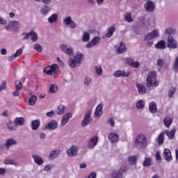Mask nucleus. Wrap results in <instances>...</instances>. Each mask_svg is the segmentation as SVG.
Masks as SVG:
<instances>
[{"mask_svg": "<svg viewBox=\"0 0 178 178\" xmlns=\"http://www.w3.org/2000/svg\"><path fill=\"white\" fill-rule=\"evenodd\" d=\"M41 15L42 16H47L49 12H51V8L48 7V6H44L41 10Z\"/></svg>", "mask_w": 178, "mask_h": 178, "instance_id": "39", "label": "nucleus"}, {"mask_svg": "<svg viewBox=\"0 0 178 178\" xmlns=\"http://www.w3.org/2000/svg\"><path fill=\"white\" fill-rule=\"evenodd\" d=\"M167 47L170 49H177V41L173 37L169 35L167 39Z\"/></svg>", "mask_w": 178, "mask_h": 178, "instance_id": "8", "label": "nucleus"}, {"mask_svg": "<svg viewBox=\"0 0 178 178\" xmlns=\"http://www.w3.org/2000/svg\"><path fill=\"white\" fill-rule=\"evenodd\" d=\"M73 114L72 113H65L61 119V122L60 124V127H64V126L69 122Z\"/></svg>", "mask_w": 178, "mask_h": 178, "instance_id": "13", "label": "nucleus"}, {"mask_svg": "<svg viewBox=\"0 0 178 178\" xmlns=\"http://www.w3.org/2000/svg\"><path fill=\"white\" fill-rule=\"evenodd\" d=\"M157 66H159V67H163L164 65H165V60H163V58H159L157 60Z\"/></svg>", "mask_w": 178, "mask_h": 178, "instance_id": "50", "label": "nucleus"}, {"mask_svg": "<svg viewBox=\"0 0 178 178\" xmlns=\"http://www.w3.org/2000/svg\"><path fill=\"white\" fill-rule=\"evenodd\" d=\"M13 97H19L20 95V92L19 90H15L13 92Z\"/></svg>", "mask_w": 178, "mask_h": 178, "instance_id": "63", "label": "nucleus"}, {"mask_svg": "<svg viewBox=\"0 0 178 178\" xmlns=\"http://www.w3.org/2000/svg\"><path fill=\"white\" fill-rule=\"evenodd\" d=\"M60 48L64 54L70 55V56H72V55H74V51L73 50V47L72 46H67L66 44H60Z\"/></svg>", "mask_w": 178, "mask_h": 178, "instance_id": "7", "label": "nucleus"}, {"mask_svg": "<svg viewBox=\"0 0 178 178\" xmlns=\"http://www.w3.org/2000/svg\"><path fill=\"white\" fill-rule=\"evenodd\" d=\"M175 90H169V92H168V97L170 98H172V97H173V95H175Z\"/></svg>", "mask_w": 178, "mask_h": 178, "instance_id": "64", "label": "nucleus"}, {"mask_svg": "<svg viewBox=\"0 0 178 178\" xmlns=\"http://www.w3.org/2000/svg\"><path fill=\"white\" fill-rule=\"evenodd\" d=\"M123 174L121 172L120 170H114L113 172V178H122Z\"/></svg>", "mask_w": 178, "mask_h": 178, "instance_id": "45", "label": "nucleus"}, {"mask_svg": "<svg viewBox=\"0 0 178 178\" xmlns=\"http://www.w3.org/2000/svg\"><path fill=\"white\" fill-rule=\"evenodd\" d=\"M20 22L17 21H10L5 26L7 31H12V30H17L20 29Z\"/></svg>", "mask_w": 178, "mask_h": 178, "instance_id": "6", "label": "nucleus"}, {"mask_svg": "<svg viewBox=\"0 0 178 178\" xmlns=\"http://www.w3.org/2000/svg\"><path fill=\"white\" fill-rule=\"evenodd\" d=\"M114 77H129L130 72H124L123 70H117L113 74Z\"/></svg>", "mask_w": 178, "mask_h": 178, "instance_id": "19", "label": "nucleus"}, {"mask_svg": "<svg viewBox=\"0 0 178 178\" xmlns=\"http://www.w3.org/2000/svg\"><path fill=\"white\" fill-rule=\"evenodd\" d=\"M22 35H25L24 38V40H29V38H30V37H31V32H29L28 33H22Z\"/></svg>", "mask_w": 178, "mask_h": 178, "instance_id": "56", "label": "nucleus"}, {"mask_svg": "<svg viewBox=\"0 0 178 178\" xmlns=\"http://www.w3.org/2000/svg\"><path fill=\"white\" fill-rule=\"evenodd\" d=\"M136 87L138 90H145V86L141 83H137Z\"/></svg>", "mask_w": 178, "mask_h": 178, "instance_id": "58", "label": "nucleus"}, {"mask_svg": "<svg viewBox=\"0 0 178 178\" xmlns=\"http://www.w3.org/2000/svg\"><path fill=\"white\" fill-rule=\"evenodd\" d=\"M157 37H159V32L158 30H154L150 33H147L146 36L145 37V40H154V38H156Z\"/></svg>", "mask_w": 178, "mask_h": 178, "instance_id": "17", "label": "nucleus"}, {"mask_svg": "<svg viewBox=\"0 0 178 178\" xmlns=\"http://www.w3.org/2000/svg\"><path fill=\"white\" fill-rule=\"evenodd\" d=\"M163 159L167 161V162H170L172 161V153L170 152V149H165L163 153Z\"/></svg>", "mask_w": 178, "mask_h": 178, "instance_id": "21", "label": "nucleus"}, {"mask_svg": "<svg viewBox=\"0 0 178 178\" xmlns=\"http://www.w3.org/2000/svg\"><path fill=\"white\" fill-rule=\"evenodd\" d=\"M124 21L128 22V23H131L133 18H131V13H127L124 15Z\"/></svg>", "mask_w": 178, "mask_h": 178, "instance_id": "47", "label": "nucleus"}, {"mask_svg": "<svg viewBox=\"0 0 178 178\" xmlns=\"http://www.w3.org/2000/svg\"><path fill=\"white\" fill-rule=\"evenodd\" d=\"M65 111H66V106L63 105H60L57 107L56 110L55 111V113L56 115H63L65 113Z\"/></svg>", "mask_w": 178, "mask_h": 178, "instance_id": "31", "label": "nucleus"}, {"mask_svg": "<svg viewBox=\"0 0 178 178\" xmlns=\"http://www.w3.org/2000/svg\"><path fill=\"white\" fill-rule=\"evenodd\" d=\"M58 129V122L55 120H52L44 125L45 130H56Z\"/></svg>", "mask_w": 178, "mask_h": 178, "instance_id": "11", "label": "nucleus"}, {"mask_svg": "<svg viewBox=\"0 0 178 178\" xmlns=\"http://www.w3.org/2000/svg\"><path fill=\"white\" fill-rule=\"evenodd\" d=\"M176 131H177V129L174 127L170 131L165 130L164 133L166 134L169 140H175V135L176 134Z\"/></svg>", "mask_w": 178, "mask_h": 178, "instance_id": "16", "label": "nucleus"}, {"mask_svg": "<svg viewBox=\"0 0 178 178\" xmlns=\"http://www.w3.org/2000/svg\"><path fill=\"white\" fill-rule=\"evenodd\" d=\"M125 60L131 67H134L135 69H138L140 67V63L138 61L134 62V60L131 58H126Z\"/></svg>", "mask_w": 178, "mask_h": 178, "instance_id": "15", "label": "nucleus"}, {"mask_svg": "<svg viewBox=\"0 0 178 178\" xmlns=\"http://www.w3.org/2000/svg\"><path fill=\"white\" fill-rule=\"evenodd\" d=\"M173 69L176 73H178V56L176 58L173 64Z\"/></svg>", "mask_w": 178, "mask_h": 178, "instance_id": "52", "label": "nucleus"}, {"mask_svg": "<svg viewBox=\"0 0 178 178\" xmlns=\"http://www.w3.org/2000/svg\"><path fill=\"white\" fill-rule=\"evenodd\" d=\"M144 6L147 12H154L155 10V3L151 0H147Z\"/></svg>", "mask_w": 178, "mask_h": 178, "instance_id": "14", "label": "nucleus"}, {"mask_svg": "<svg viewBox=\"0 0 178 178\" xmlns=\"http://www.w3.org/2000/svg\"><path fill=\"white\" fill-rule=\"evenodd\" d=\"M155 156L157 161H161V159H162V157L161 156V153L159 152H156Z\"/></svg>", "mask_w": 178, "mask_h": 178, "instance_id": "59", "label": "nucleus"}, {"mask_svg": "<svg viewBox=\"0 0 178 178\" xmlns=\"http://www.w3.org/2000/svg\"><path fill=\"white\" fill-rule=\"evenodd\" d=\"M14 123L16 126H23L24 124V118L22 117L16 118L14 120Z\"/></svg>", "mask_w": 178, "mask_h": 178, "instance_id": "36", "label": "nucleus"}, {"mask_svg": "<svg viewBox=\"0 0 178 178\" xmlns=\"http://www.w3.org/2000/svg\"><path fill=\"white\" fill-rule=\"evenodd\" d=\"M108 123H110L111 127H115V120H113V118H110L108 120Z\"/></svg>", "mask_w": 178, "mask_h": 178, "instance_id": "62", "label": "nucleus"}, {"mask_svg": "<svg viewBox=\"0 0 178 178\" xmlns=\"http://www.w3.org/2000/svg\"><path fill=\"white\" fill-rule=\"evenodd\" d=\"M136 106L137 109H143V108L145 106V102H144V100H139L136 103Z\"/></svg>", "mask_w": 178, "mask_h": 178, "instance_id": "44", "label": "nucleus"}, {"mask_svg": "<svg viewBox=\"0 0 178 178\" xmlns=\"http://www.w3.org/2000/svg\"><path fill=\"white\" fill-rule=\"evenodd\" d=\"M155 48L157 49H165L166 48V42L165 40H161L155 44Z\"/></svg>", "mask_w": 178, "mask_h": 178, "instance_id": "34", "label": "nucleus"}, {"mask_svg": "<svg viewBox=\"0 0 178 178\" xmlns=\"http://www.w3.org/2000/svg\"><path fill=\"white\" fill-rule=\"evenodd\" d=\"M134 145L138 149H143V148H145L147 145L145 135L140 134L136 136L134 140Z\"/></svg>", "mask_w": 178, "mask_h": 178, "instance_id": "1", "label": "nucleus"}, {"mask_svg": "<svg viewBox=\"0 0 178 178\" xmlns=\"http://www.w3.org/2000/svg\"><path fill=\"white\" fill-rule=\"evenodd\" d=\"M43 72L49 76H55V74L59 72V65L57 64H52L50 66L44 67Z\"/></svg>", "mask_w": 178, "mask_h": 178, "instance_id": "4", "label": "nucleus"}, {"mask_svg": "<svg viewBox=\"0 0 178 178\" xmlns=\"http://www.w3.org/2000/svg\"><path fill=\"white\" fill-rule=\"evenodd\" d=\"M55 111H54V110H51V111L49 112H47L46 113V116H47V118H54V116H55Z\"/></svg>", "mask_w": 178, "mask_h": 178, "instance_id": "55", "label": "nucleus"}, {"mask_svg": "<svg viewBox=\"0 0 178 178\" xmlns=\"http://www.w3.org/2000/svg\"><path fill=\"white\" fill-rule=\"evenodd\" d=\"M0 90H6V81H3L0 85Z\"/></svg>", "mask_w": 178, "mask_h": 178, "instance_id": "57", "label": "nucleus"}, {"mask_svg": "<svg viewBox=\"0 0 178 178\" xmlns=\"http://www.w3.org/2000/svg\"><path fill=\"white\" fill-rule=\"evenodd\" d=\"M31 40L33 41V42H35L37 40H38L37 33L34 32L33 31H31Z\"/></svg>", "mask_w": 178, "mask_h": 178, "instance_id": "46", "label": "nucleus"}, {"mask_svg": "<svg viewBox=\"0 0 178 178\" xmlns=\"http://www.w3.org/2000/svg\"><path fill=\"white\" fill-rule=\"evenodd\" d=\"M7 129L9 130V131H16L17 130V125L15 124L14 122H12V121H9L6 123Z\"/></svg>", "mask_w": 178, "mask_h": 178, "instance_id": "24", "label": "nucleus"}, {"mask_svg": "<svg viewBox=\"0 0 178 178\" xmlns=\"http://www.w3.org/2000/svg\"><path fill=\"white\" fill-rule=\"evenodd\" d=\"M92 111L89 110L86 111L84 115L83 119L81 122V127H87L88 124H90L91 122H92V118H91Z\"/></svg>", "mask_w": 178, "mask_h": 178, "instance_id": "5", "label": "nucleus"}, {"mask_svg": "<svg viewBox=\"0 0 178 178\" xmlns=\"http://www.w3.org/2000/svg\"><path fill=\"white\" fill-rule=\"evenodd\" d=\"M172 122H173V120H172V118H166L163 120V123L165 126L168 128L170 127V124H172Z\"/></svg>", "mask_w": 178, "mask_h": 178, "instance_id": "43", "label": "nucleus"}, {"mask_svg": "<svg viewBox=\"0 0 178 178\" xmlns=\"http://www.w3.org/2000/svg\"><path fill=\"white\" fill-rule=\"evenodd\" d=\"M108 138L113 144H115V143L119 141V136L116 133H111L108 134Z\"/></svg>", "mask_w": 178, "mask_h": 178, "instance_id": "22", "label": "nucleus"}, {"mask_svg": "<svg viewBox=\"0 0 178 178\" xmlns=\"http://www.w3.org/2000/svg\"><path fill=\"white\" fill-rule=\"evenodd\" d=\"M165 34H175V33H176V30L172 28H169L165 29Z\"/></svg>", "mask_w": 178, "mask_h": 178, "instance_id": "54", "label": "nucleus"}, {"mask_svg": "<svg viewBox=\"0 0 178 178\" xmlns=\"http://www.w3.org/2000/svg\"><path fill=\"white\" fill-rule=\"evenodd\" d=\"M32 158L35 163H37L38 165H42V163H44V160L42 159V158H41L40 156L37 154H33L32 156Z\"/></svg>", "mask_w": 178, "mask_h": 178, "instance_id": "28", "label": "nucleus"}, {"mask_svg": "<svg viewBox=\"0 0 178 178\" xmlns=\"http://www.w3.org/2000/svg\"><path fill=\"white\" fill-rule=\"evenodd\" d=\"M79 151V147L77 146H72L70 149L67 150V154L68 156H76L77 155V152Z\"/></svg>", "mask_w": 178, "mask_h": 178, "instance_id": "18", "label": "nucleus"}, {"mask_svg": "<svg viewBox=\"0 0 178 178\" xmlns=\"http://www.w3.org/2000/svg\"><path fill=\"white\" fill-rule=\"evenodd\" d=\"M101 41V38L98 36H95L86 45V48L90 49V48H92V47H95V45H98Z\"/></svg>", "mask_w": 178, "mask_h": 178, "instance_id": "9", "label": "nucleus"}, {"mask_svg": "<svg viewBox=\"0 0 178 178\" xmlns=\"http://www.w3.org/2000/svg\"><path fill=\"white\" fill-rule=\"evenodd\" d=\"M63 23L65 26H69L71 29H76L77 27V24L76 22L72 20V17H67L64 18Z\"/></svg>", "mask_w": 178, "mask_h": 178, "instance_id": "10", "label": "nucleus"}, {"mask_svg": "<svg viewBox=\"0 0 178 178\" xmlns=\"http://www.w3.org/2000/svg\"><path fill=\"white\" fill-rule=\"evenodd\" d=\"M143 165L145 168H149L152 165V159L151 157H145Z\"/></svg>", "mask_w": 178, "mask_h": 178, "instance_id": "35", "label": "nucleus"}, {"mask_svg": "<svg viewBox=\"0 0 178 178\" xmlns=\"http://www.w3.org/2000/svg\"><path fill=\"white\" fill-rule=\"evenodd\" d=\"M49 23L50 24H52L54 23H56L58 22V14L54 13L51 15L48 19H47Z\"/></svg>", "mask_w": 178, "mask_h": 178, "instance_id": "32", "label": "nucleus"}, {"mask_svg": "<svg viewBox=\"0 0 178 178\" xmlns=\"http://www.w3.org/2000/svg\"><path fill=\"white\" fill-rule=\"evenodd\" d=\"M16 144H17V140L13 138L8 139L6 140L5 143L6 148H7V149H9V148H10L12 145H16Z\"/></svg>", "mask_w": 178, "mask_h": 178, "instance_id": "26", "label": "nucleus"}, {"mask_svg": "<svg viewBox=\"0 0 178 178\" xmlns=\"http://www.w3.org/2000/svg\"><path fill=\"white\" fill-rule=\"evenodd\" d=\"M83 58H84V55L81 53H77L76 55L74 56V58H70L68 60V65L70 67H77V66H80L81 65V60H83Z\"/></svg>", "mask_w": 178, "mask_h": 178, "instance_id": "2", "label": "nucleus"}, {"mask_svg": "<svg viewBox=\"0 0 178 178\" xmlns=\"http://www.w3.org/2000/svg\"><path fill=\"white\" fill-rule=\"evenodd\" d=\"M82 41L83 42H88L90 41V33L88 31H84L82 36Z\"/></svg>", "mask_w": 178, "mask_h": 178, "instance_id": "41", "label": "nucleus"}, {"mask_svg": "<svg viewBox=\"0 0 178 178\" xmlns=\"http://www.w3.org/2000/svg\"><path fill=\"white\" fill-rule=\"evenodd\" d=\"M33 49H35V51H37V52H42V46H41L38 43H36L33 45Z\"/></svg>", "mask_w": 178, "mask_h": 178, "instance_id": "48", "label": "nucleus"}, {"mask_svg": "<svg viewBox=\"0 0 178 178\" xmlns=\"http://www.w3.org/2000/svg\"><path fill=\"white\" fill-rule=\"evenodd\" d=\"M6 23H8V21H6V19L0 17V24L5 25V24H6Z\"/></svg>", "mask_w": 178, "mask_h": 178, "instance_id": "61", "label": "nucleus"}, {"mask_svg": "<svg viewBox=\"0 0 178 178\" xmlns=\"http://www.w3.org/2000/svg\"><path fill=\"white\" fill-rule=\"evenodd\" d=\"M127 51V49L126 48V46L124 42H120V45L117 48V52L118 54H124Z\"/></svg>", "mask_w": 178, "mask_h": 178, "instance_id": "30", "label": "nucleus"}, {"mask_svg": "<svg viewBox=\"0 0 178 178\" xmlns=\"http://www.w3.org/2000/svg\"><path fill=\"white\" fill-rule=\"evenodd\" d=\"M49 90H58V85H56V84L50 85Z\"/></svg>", "mask_w": 178, "mask_h": 178, "instance_id": "60", "label": "nucleus"}, {"mask_svg": "<svg viewBox=\"0 0 178 178\" xmlns=\"http://www.w3.org/2000/svg\"><path fill=\"white\" fill-rule=\"evenodd\" d=\"M104 106V104H99L95 109V118H100V116H102V108Z\"/></svg>", "mask_w": 178, "mask_h": 178, "instance_id": "23", "label": "nucleus"}, {"mask_svg": "<svg viewBox=\"0 0 178 178\" xmlns=\"http://www.w3.org/2000/svg\"><path fill=\"white\" fill-rule=\"evenodd\" d=\"M59 155H60V150H53L50 152L49 158L55 159V158H58Z\"/></svg>", "mask_w": 178, "mask_h": 178, "instance_id": "37", "label": "nucleus"}, {"mask_svg": "<svg viewBox=\"0 0 178 178\" xmlns=\"http://www.w3.org/2000/svg\"><path fill=\"white\" fill-rule=\"evenodd\" d=\"M41 124V122L40 120H35L31 122V127L32 130H38L40 129V126Z\"/></svg>", "mask_w": 178, "mask_h": 178, "instance_id": "25", "label": "nucleus"}, {"mask_svg": "<svg viewBox=\"0 0 178 178\" xmlns=\"http://www.w3.org/2000/svg\"><path fill=\"white\" fill-rule=\"evenodd\" d=\"M165 131L161 132L159 135V139H158V144L159 145H162L163 144V142L165 141Z\"/></svg>", "mask_w": 178, "mask_h": 178, "instance_id": "38", "label": "nucleus"}, {"mask_svg": "<svg viewBox=\"0 0 178 178\" xmlns=\"http://www.w3.org/2000/svg\"><path fill=\"white\" fill-rule=\"evenodd\" d=\"M146 81L149 87H158L159 82L156 81V71L149 72Z\"/></svg>", "mask_w": 178, "mask_h": 178, "instance_id": "3", "label": "nucleus"}, {"mask_svg": "<svg viewBox=\"0 0 178 178\" xmlns=\"http://www.w3.org/2000/svg\"><path fill=\"white\" fill-rule=\"evenodd\" d=\"M97 144H98V136H93L88 142V148L89 149H94Z\"/></svg>", "mask_w": 178, "mask_h": 178, "instance_id": "12", "label": "nucleus"}, {"mask_svg": "<svg viewBox=\"0 0 178 178\" xmlns=\"http://www.w3.org/2000/svg\"><path fill=\"white\" fill-rule=\"evenodd\" d=\"M95 72L97 76H102L103 70L101 65L95 66Z\"/></svg>", "mask_w": 178, "mask_h": 178, "instance_id": "42", "label": "nucleus"}, {"mask_svg": "<svg viewBox=\"0 0 178 178\" xmlns=\"http://www.w3.org/2000/svg\"><path fill=\"white\" fill-rule=\"evenodd\" d=\"M116 31V27L115 26H112L107 29V33L106 34V38H111L113 35V33Z\"/></svg>", "mask_w": 178, "mask_h": 178, "instance_id": "29", "label": "nucleus"}, {"mask_svg": "<svg viewBox=\"0 0 178 178\" xmlns=\"http://www.w3.org/2000/svg\"><path fill=\"white\" fill-rule=\"evenodd\" d=\"M91 81H92V80L90 78V76H86L84 78V84L86 86H90V84H91Z\"/></svg>", "mask_w": 178, "mask_h": 178, "instance_id": "51", "label": "nucleus"}, {"mask_svg": "<svg viewBox=\"0 0 178 178\" xmlns=\"http://www.w3.org/2000/svg\"><path fill=\"white\" fill-rule=\"evenodd\" d=\"M5 165H15L17 166V163L12 159H7L4 161Z\"/></svg>", "mask_w": 178, "mask_h": 178, "instance_id": "49", "label": "nucleus"}, {"mask_svg": "<svg viewBox=\"0 0 178 178\" xmlns=\"http://www.w3.org/2000/svg\"><path fill=\"white\" fill-rule=\"evenodd\" d=\"M149 111L151 113H156L158 112V108H156V103L155 102L149 103Z\"/></svg>", "mask_w": 178, "mask_h": 178, "instance_id": "27", "label": "nucleus"}, {"mask_svg": "<svg viewBox=\"0 0 178 178\" xmlns=\"http://www.w3.org/2000/svg\"><path fill=\"white\" fill-rule=\"evenodd\" d=\"M137 159H138L137 156H131L128 157V162L130 163V165H136L137 163Z\"/></svg>", "mask_w": 178, "mask_h": 178, "instance_id": "40", "label": "nucleus"}, {"mask_svg": "<svg viewBox=\"0 0 178 178\" xmlns=\"http://www.w3.org/2000/svg\"><path fill=\"white\" fill-rule=\"evenodd\" d=\"M15 87L16 90H22V88H23V85L22 84V82L20 81H16Z\"/></svg>", "mask_w": 178, "mask_h": 178, "instance_id": "53", "label": "nucleus"}, {"mask_svg": "<svg viewBox=\"0 0 178 178\" xmlns=\"http://www.w3.org/2000/svg\"><path fill=\"white\" fill-rule=\"evenodd\" d=\"M22 54H23V49L20 48L17 49L15 54L8 58V62H12L13 60H15V59H16V58H19V56H20Z\"/></svg>", "mask_w": 178, "mask_h": 178, "instance_id": "20", "label": "nucleus"}, {"mask_svg": "<svg viewBox=\"0 0 178 178\" xmlns=\"http://www.w3.org/2000/svg\"><path fill=\"white\" fill-rule=\"evenodd\" d=\"M37 96L35 95H31V97L29 99L28 104L29 105H31V106H34L35 105V103L37 102Z\"/></svg>", "mask_w": 178, "mask_h": 178, "instance_id": "33", "label": "nucleus"}]
</instances>
